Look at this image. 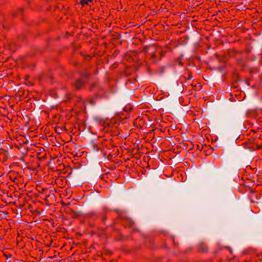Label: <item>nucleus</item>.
I'll return each instance as SVG.
<instances>
[{
	"label": "nucleus",
	"instance_id": "7c9ffc66",
	"mask_svg": "<svg viewBox=\"0 0 262 262\" xmlns=\"http://www.w3.org/2000/svg\"><path fill=\"white\" fill-rule=\"evenodd\" d=\"M164 52H161V53H160V56H163V55H164Z\"/></svg>",
	"mask_w": 262,
	"mask_h": 262
},
{
	"label": "nucleus",
	"instance_id": "473e14b6",
	"mask_svg": "<svg viewBox=\"0 0 262 262\" xmlns=\"http://www.w3.org/2000/svg\"><path fill=\"white\" fill-rule=\"evenodd\" d=\"M193 148V145H192L191 146H190V148L189 149V150H191Z\"/></svg>",
	"mask_w": 262,
	"mask_h": 262
},
{
	"label": "nucleus",
	"instance_id": "4468645a",
	"mask_svg": "<svg viewBox=\"0 0 262 262\" xmlns=\"http://www.w3.org/2000/svg\"><path fill=\"white\" fill-rule=\"evenodd\" d=\"M84 81H81L80 79H78L75 84V86L77 89H79L83 85H84Z\"/></svg>",
	"mask_w": 262,
	"mask_h": 262
},
{
	"label": "nucleus",
	"instance_id": "2f4dec72",
	"mask_svg": "<svg viewBox=\"0 0 262 262\" xmlns=\"http://www.w3.org/2000/svg\"><path fill=\"white\" fill-rule=\"evenodd\" d=\"M83 76L84 77H85V78H86V77L88 76V74H84L83 75Z\"/></svg>",
	"mask_w": 262,
	"mask_h": 262
},
{
	"label": "nucleus",
	"instance_id": "393cba45",
	"mask_svg": "<svg viewBox=\"0 0 262 262\" xmlns=\"http://www.w3.org/2000/svg\"><path fill=\"white\" fill-rule=\"evenodd\" d=\"M187 114L188 115H195V112H192V111L191 110H189L187 112Z\"/></svg>",
	"mask_w": 262,
	"mask_h": 262
},
{
	"label": "nucleus",
	"instance_id": "b1692460",
	"mask_svg": "<svg viewBox=\"0 0 262 262\" xmlns=\"http://www.w3.org/2000/svg\"><path fill=\"white\" fill-rule=\"evenodd\" d=\"M182 148L183 149H187V144L186 143H182Z\"/></svg>",
	"mask_w": 262,
	"mask_h": 262
},
{
	"label": "nucleus",
	"instance_id": "7ed1b4c3",
	"mask_svg": "<svg viewBox=\"0 0 262 262\" xmlns=\"http://www.w3.org/2000/svg\"><path fill=\"white\" fill-rule=\"evenodd\" d=\"M54 124L56 125L55 127V130L56 132H57L58 128L65 131L68 130L66 128L67 122L63 116H52V118L50 119V121L47 123V125L50 126Z\"/></svg>",
	"mask_w": 262,
	"mask_h": 262
},
{
	"label": "nucleus",
	"instance_id": "1a4fd4ad",
	"mask_svg": "<svg viewBox=\"0 0 262 262\" xmlns=\"http://www.w3.org/2000/svg\"><path fill=\"white\" fill-rule=\"evenodd\" d=\"M10 120H11V116H0V127L4 128L7 126L8 123L10 125L11 123H10Z\"/></svg>",
	"mask_w": 262,
	"mask_h": 262
},
{
	"label": "nucleus",
	"instance_id": "9b49d317",
	"mask_svg": "<svg viewBox=\"0 0 262 262\" xmlns=\"http://www.w3.org/2000/svg\"><path fill=\"white\" fill-rule=\"evenodd\" d=\"M163 106L165 108V113H171L172 107V103L171 102L166 101L163 103Z\"/></svg>",
	"mask_w": 262,
	"mask_h": 262
},
{
	"label": "nucleus",
	"instance_id": "6e6552de",
	"mask_svg": "<svg viewBox=\"0 0 262 262\" xmlns=\"http://www.w3.org/2000/svg\"><path fill=\"white\" fill-rule=\"evenodd\" d=\"M102 143H99L96 140H92L91 142V147L92 148L94 151L96 152L97 154L102 152Z\"/></svg>",
	"mask_w": 262,
	"mask_h": 262
},
{
	"label": "nucleus",
	"instance_id": "e433bc0d",
	"mask_svg": "<svg viewBox=\"0 0 262 262\" xmlns=\"http://www.w3.org/2000/svg\"><path fill=\"white\" fill-rule=\"evenodd\" d=\"M16 180H17V178L15 177V178L14 179L13 181H14V182H15Z\"/></svg>",
	"mask_w": 262,
	"mask_h": 262
},
{
	"label": "nucleus",
	"instance_id": "4c0bfd02",
	"mask_svg": "<svg viewBox=\"0 0 262 262\" xmlns=\"http://www.w3.org/2000/svg\"><path fill=\"white\" fill-rule=\"evenodd\" d=\"M84 123V121H83V120H81V123Z\"/></svg>",
	"mask_w": 262,
	"mask_h": 262
},
{
	"label": "nucleus",
	"instance_id": "ea45409f",
	"mask_svg": "<svg viewBox=\"0 0 262 262\" xmlns=\"http://www.w3.org/2000/svg\"><path fill=\"white\" fill-rule=\"evenodd\" d=\"M45 112V113H46V114H49V112Z\"/></svg>",
	"mask_w": 262,
	"mask_h": 262
},
{
	"label": "nucleus",
	"instance_id": "f03ea898",
	"mask_svg": "<svg viewBox=\"0 0 262 262\" xmlns=\"http://www.w3.org/2000/svg\"><path fill=\"white\" fill-rule=\"evenodd\" d=\"M154 116H138V117L134 120V126L142 129L152 127L153 122L152 120H150L151 118H150V117Z\"/></svg>",
	"mask_w": 262,
	"mask_h": 262
},
{
	"label": "nucleus",
	"instance_id": "37998d69",
	"mask_svg": "<svg viewBox=\"0 0 262 262\" xmlns=\"http://www.w3.org/2000/svg\"><path fill=\"white\" fill-rule=\"evenodd\" d=\"M37 165H38V167L40 166L39 163H37Z\"/></svg>",
	"mask_w": 262,
	"mask_h": 262
},
{
	"label": "nucleus",
	"instance_id": "f704fd0d",
	"mask_svg": "<svg viewBox=\"0 0 262 262\" xmlns=\"http://www.w3.org/2000/svg\"><path fill=\"white\" fill-rule=\"evenodd\" d=\"M202 252H207V250H202Z\"/></svg>",
	"mask_w": 262,
	"mask_h": 262
},
{
	"label": "nucleus",
	"instance_id": "c756f323",
	"mask_svg": "<svg viewBox=\"0 0 262 262\" xmlns=\"http://www.w3.org/2000/svg\"><path fill=\"white\" fill-rule=\"evenodd\" d=\"M154 127H152V129H151V130H150V131H149V133H150V134H151V133H152V132H154Z\"/></svg>",
	"mask_w": 262,
	"mask_h": 262
},
{
	"label": "nucleus",
	"instance_id": "ddd939ff",
	"mask_svg": "<svg viewBox=\"0 0 262 262\" xmlns=\"http://www.w3.org/2000/svg\"><path fill=\"white\" fill-rule=\"evenodd\" d=\"M117 232H118V237L117 238L118 241H124V240L127 239V238L126 237L123 235V234L120 232V230H117Z\"/></svg>",
	"mask_w": 262,
	"mask_h": 262
},
{
	"label": "nucleus",
	"instance_id": "a211bd4d",
	"mask_svg": "<svg viewBox=\"0 0 262 262\" xmlns=\"http://www.w3.org/2000/svg\"><path fill=\"white\" fill-rule=\"evenodd\" d=\"M121 250L123 251H125L127 253H130L131 250L130 249H127V247L126 246H123L121 247Z\"/></svg>",
	"mask_w": 262,
	"mask_h": 262
},
{
	"label": "nucleus",
	"instance_id": "f8f14e48",
	"mask_svg": "<svg viewBox=\"0 0 262 262\" xmlns=\"http://www.w3.org/2000/svg\"><path fill=\"white\" fill-rule=\"evenodd\" d=\"M163 116H155L154 117H150L151 118L150 120L152 121V126L155 125L159 122V121H161L162 120Z\"/></svg>",
	"mask_w": 262,
	"mask_h": 262
},
{
	"label": "nucleus",
	"instance_id": "f3484780",
	"mask_svg": "<svg viewBox=\"0 0 262 262\" xmlns=\"http://www.w3.org/2000/svg\"><path fill=\"white\" fill-rule=\"evenodd\" d=\"M36 189L38 193H42V192L45 191L46 188H43L40 186H37Z\"/></svg>",
	"mask_w": 262,
	"mask_h": 262
},
{
	"label": "nucleus",
	"instance_id": "de8ad7c7",
	"mask_svg": "<svg viewBox=\"0 0 262 262\" xmlns=\"http://www.w3.org/2000/svg\"><path fill=\"white\" fill-rule=\"evenodd\" d=\"M73 116V115L70 116V118H72Z\"/></svg>",
	"mask_w": 262,
	"mask_h": 262
},
{
	"label": "nucleus",
	"instance_id": "cd10ccee",
	"mask_svg": "<svg viewBox=\"0 0 262 262\" xmlns=\"http://www.w3.org/2000/svg\"><path fill=\"white\" fill-rule=\"evenodd\" d=\"M193 120L194 121L197 122L198 123H199V122H200V119H198V120H196V119L195 118L193 119Z\"/></svg>",
	"mask_w": 262,
	"mask_h": 262
},
{
	"label": "nucleus",
	"instance_id": "423d86ee",
	"mask_svg": "<svg viewBox=\"0 0 262 262\" xmlns=\"http://www.w3.org/2000/svg\"><path fill=\"white\" fill-rule=\"evenodd\" d=\"M39 198L43 200L47 205H49L51 201L54 200L55 198L54 194L48 189H46L42 193H39Z\"/></svg>",
	"mask_w": 262,
	"mask_h": 262
},
{
	"label": "nucleus",
	"instance_id": "9d476101",
	"mask_svg": "<svg viewBox=\"0 0 262 262\" xmlns=\"http://www.w3.org/2000/svg\"><path fill=\"white\" fill-rule=\"evenodd\" d=\"M36 158L39 161L47 159L46 152L43 148L40 149L39 151L37 152Z\"/></svg>",
	"mask_w": 262,
	"mask_h": 262
},
{
	"label": "nucleus",
	"instance_id": "c85d7f7f",
	"mask_svg": "<svg viewBox=\"0 0 262 262\" xmlns=\"http://www.w3.org/2000/svg\"><path fill=\"white\" fill-rule=\"evenodd\" d=\"M192 78V75H191V74H189V77H188V79L190 80V79H191Z\"/></svg>",
	"mask_w": 262,
	"mask_h": 262
},
{
	"label": "nucleus",
	"instance_id": "c03bdc74",
	"mask_svg": "<svg viewBox=\"0 0 262 262\" xmlns=\"http://www.w3.org/2000/svg\"><path fill=\"white\" fill-rule=\"evenodd\" d=\"M164 67H163V69L162 70V72H163V70H164Z\"/></svg>",
	"mask_w": 262,
	"mask_h": 262
},
{
	"label": "nucleus",
	"instance_id": "c9c22d12",
	"mask_svg": "<svg viewBox=\"0 0 262 262\" xmlns=\"http://www.w3.org/2000/svg\"><path fill=\"white\" fill-rule=\"evenodd\" d=\"M64 205H66V204H65V203H64L63 202V203H62V206H64Z\"/></svg>",
	"mask_w": 262,
	"mask_h": 262
},
{
	"label": "nucleus",
	"instance_id": "79ce46f5",
	"mask_svg": "<svg viewBox=\"0 0 262 262\" xmlns=\"http://www.w3.org/2000/svg\"><path fill=\"white\" fill-rule=\"evenodd\" d=\"M183 56H184L183 54H182V55H181V57H183Z\"/></svg>",
	"mask_w": 262,
	"mask_h": 262
},
{
	"label": "nucleus",
	"instance_id": "72a5a7b5",
	"mask_svg": "<svg viewBox=\"0 0 262 262\" xmlns=\"http://www.w3.org/2000/svg\"><path fill=\"white\" fill-rule=\"evenodd\" d=\"M106 217L105 216H104V217H103V221H104V220H106Z\"/></svg>",
	"mask_w": 262,
	"mask_h": 262
},
{
	"label": "nucleus",
	"instance_id": "a19ab883",
	"mask_svg": "<svg viewBox=\"0 0 262 262\" xmlns=\"http://www.w3.org/2000/svg\"><path fill=\"white\" fill-rule=\"evenodd\" d=\"M19 11L21 12V11H23L22 9H21V8H20V9H19Z\"/></svg>",
	"mask_w": 262,
	"mask_h": 262
},
{
	"label": "nucleus",
	"instance_id": "58836bf2",
	"mask_svg": "<svg viewBox=\"0 0 262 262\" xmlns=\"http://www.w3.org/2000/svg\"><path fill=\"white\" fill-rule=\"evenodd\" d=\"M179 64H180V66H182V63L181 62H180Z\"/></svg>",
	"mask_w": 262,
	"mask_h": 262
},
{
	"label": "nucleus",
	"instance_id": "dca6fc26",
	"mask_svg": "<svg viewBox=\"0 0 262 262\" xmlns=\"http://www.w3.org/2000/svg\"><path fill=\"white\" fill-rule=\"evenodd\" d=\"M88 103L90 104L91 106H94L95 104V101L94 98H90L87 100Z\"/></svg>",
	"mask_w": 262,
	"mask_h": 262
},
{
	"label": "nucleus",
	"instance_id": "aec40b11",
	"mask_svg": "<svg viewBox=\"0 0 262 262\" xmlns=\"http://www.w3.org/2000/svg\"><path fill=\"white\" fill-rule=\"evenodd\" d=\"M149 48V50L152 51H154V46H149V47H146L145 48V52H148V51L147 50V48Z\"/></svg>",
	"mask_w": 262,
	"mask_h": 262
},
{
	"label": "nucleus",
	"instance_id": "39448f33",
	"mask_svg": "<svg viewBox=\"0 0 262 262\" xmlns=\"http://www.w3.org/2000/svg\"><path fill=\"white\" fill-rule=\"evenodd\" d=\"M225 124L235 130L241 129L245 126L243 120L238 117L229 118L225 121Z\"/></svg>",
	"mask_w": 262,
	"mask_h": 262
},
{
	"label": "nucleus",
	"instance_id": "5701e85b",
	"mask_svg": "<svg viewBox=\"0 0 262 262\" xmlns=\"http://www.w3.org/2000/svg\"><path fill=\"white\" fill-rule=\"evenodd\" d=\"M155 57H156V55L155 54H153L152 56V57L153 58L152 61H153V62H154L155 63H158V61L156 59Z\"/></svg>",
	"mask_w": 262,
	"mask_h": 262
},
{
	"label": "nucleus",
	"instance_id": "a18cd8bd",
	"mask_svg": "<svg viewBox=\"0 0 262 262\" xmlns=\"http://www.w3.org/2000/svg\"><path fill=\"white\" fill-rule=\"evenodd\" d=\"M103 155L105 157V153H103Z\"/></svg>",
	"mask_w": 262,
	"mask_h": 262
},
{
	"label": "nucleus",
	"instance_id": "6ab92c4d",
	"mask_svg": "<svg viewBox=\"0 0 262 262\" xmlns=\"http://www.w3.org/2000/svg\"><path fill=\"white\" fill-rule=\"evenodd\" d=\"M92 0H81L80 4L81 5L88 4L89 2H91Z\"/></svg>",
	"mask_w": 262,
	"mask_h": 262
},
{
	"label": "nucleus",
	"instance_id": "4be33fe9",
	"mask_svg": "<svg viewBox=\"0 0 262 262\" xmlns=\"http://www.w3.org/2000/svg\"><path fill=\"white\" fill-rule=\"evenodd\" d=\"M182 148V147L180 145H177L176 146V147L174 148V150H176L177 151L176 152H180V149Z\"/></svg>",
	"mask_w": 262,
	"mask_h": 262
},
{
	"label": "nucleus",
	"instance_id": "f257e3e1",
	"mask_svg": "<svg viewBox=\"0 0 262 262\" xmlns=\"http://www.w3.org/2000/svg\"><path fill=\"white\" fill-rule=\"evenodd\" d=\"M94 120L98 124L104 127L112 128L116 124H119L121 121L120 116H105L103 117H96Z\"/></svg>",
	"mask_w": 262,
	"mask_h": 262
},
{
	"label": "nucleus",
	"instance_id": "a878e982",
	"mask_svg": "<svg viewBox=\"0 0 262 262\" xmlns=\"http://www.w3.org/2000/svg\"><path fill=\"white\" fill-rule=\"evenodd\" d=\"M4 255L6 256V259H8L9 258H10L12 256L11 254H8L7 255V254H4Z\"/></svg>",
	"mask_w": 262,
	"mask_h": 262
},
{
	"label": "nucleus",
	"instance_id": "0eeeda50",
	"mask_svg": "<svg viewBox=\"0 0 262 262\" xmlns=\"http://www.w3.org/2000/svg\"><path fill=\"white\" fill-rule=\"evenodd\" d=\"M30 126L29 129L31 132H33L38 128V125H40V120L38 118L31 119L30 117Z\"/></svg>",
	"mask_w": 262,
	"mask_h": 262
},
{
	"label": "nucleus",
	"instance_id": "20e7f679",
	"mask_svg": "<svg viewBox=\"0 0 262 262\" xmlns=\"http://www.w3.org/2000/svg\"><path fill=\"white\" fill-rule=\"evenodd\" d=\"M10 123L14 122L15 126L24 127L30 124V116H11Z\"/></svg>",
	"mask_w": 262,
	"mask_h": 262
},
{
	"label": "nucleus",
	"instance_id": "412c9836",
	"mask_svg": "<svg viewBox=\"0 0 262 262\" xmlns=\"http://www.w3.org/2000/svg\"><path fill=\"white\" fill-rule=\"evenodd\" d=\"M7 154V151L4 149H0V155H4L5 156V155Z\"/></svg>",
	"mask_w": 262,
	"mask_h": 262
},
{
	"label": "nucleus",
	"instance_id": "bb28decb",
	"mask_svg": "<svg viewBox=\"0 0 262 262\" xmlns=\"http://www.w3.org/2000/svg\"><path fill=\"white\" fill-rule=\"evenodd\" d=\"M34 195L35 197L39 198V193H38V192L37 193H34Z\"/></svg>",
	"mask_w": 262,
	"mask_h": 262
},
{
	"label": "nucleus",
	"instance_id": "2eb2a0df",
	"mask_svg": "<svg viewBox=\"0 0 262 262\" xmlns=\"http://www.w3.org/2000/svg\"><path fill=\"white\" fill-rule=\"evenodd\" d=\"M28 209L30 210V211L33 214H35L36 213H37L38 214L39 213L37 210L36 208H34L30 204H29L28 206Z\"/></svg>",
	"mask_w": 262,
	"mask_h": 262
},
{
	"label": "nucleus",
	"instance_id": "49530a36",
	"mask_svg": "<svg viewBox=\"0 0 262 262\" xmlns=\"http://www.w3.org/2000/svg\"><path fill=\"white\" fill-rule=\"evenodd\" d=\"M74 117H75V119H76V116H74Z\"/></svg>",
	"mask_w": 262,
	"mask_h": 262
}]
</instances>
